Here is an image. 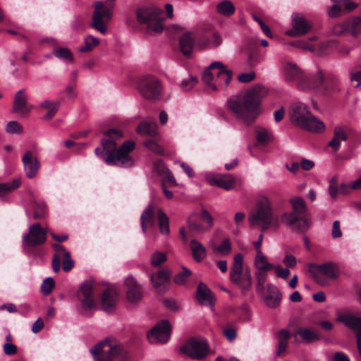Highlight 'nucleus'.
I'll return each mask as SVG.
<instances>
[{
	"label": "nucleus",
	"instance_id": "obj_48",
	"mask_svg": "<svg viewBox=\"0 0 361 361\" xmlns=\"http://www.w3.org/2000/svg\"><path fill=\"white\" fill-rule=\"evenodd\" d=\"M55 286L54 280L51 277H47L41 285V291L44 295H49Z\"/></svg>",
	"mask_w": 361,
	"mask_h": 361
},
{
	"label": "nucleus",
	"instance_id": "obj_30",
	"mask_svg": "<svg viewBox=\"0 0 361 361\" xmlns=\"http://www.w3.org/2000/svg\"><path fill=\"white\" fill-rule=\"evenodd\" d=\"M179 44L182 53L185 56H190L192 51L194 38L190 32H185L179 39Z\"/></svg>",
	"mask_w": 361,
	"mask_h": 361
},
{
	"label": "nucleus",
	"instance_id": "obj_44",
	"mask_svg": "<svg viewBox=\"0 0 361 361\" xmlns=\"http://www.w3.org/2000/svg\"><path fill=\"white\" fill-rule=\"evenodd\" d=\"M53 54L58 59L67 63H71L73 61V54L68 48L59 47L54 50Z\"/></svg>",
	"mask_w": 361,
	"mask_h": 361
},
{
	"label": "nucleus",
	"instance_id": "obj_9",
	"mask_svg": "<svg viewBox=\"0 0 361 361\" xmlns=\"http://www.w3.org/2000/svg\"><path fill=\"white\" fill-rule=\"evenodd\" d=\"M137 90L144 98L157 101L161 97L163 85L156 76L146 75L138 80Z\"/></svg>",
	"mask_w": 361,
	"mask_h": 361
},
{
	"label": "nucleus",
	"instance_id": "obj_61",
	"mask_svg": "<svg viewBox=\"0 0 361 361\" xmlns=\"http://www.w3.org/2000/svg\"><path fill=\"white\" fill-rule=\"evenodd\" d=\"M350 78L352 81L356 82L355 87H358L361 85V68L352 71Z\"/></svg>",
	"mask_w": 361,
	"mask_h": 361
},
{
	"label": "nucleus",
	"instance_id": "obj_32",
	"mask_svg": "<svg viewBox=\"0 0 361 361\" xmlns=\"http://www.w3.org/2000/svg\"><path fill=\"white\" fill-rule=\"evenodd\" d=\"M190 250L192 255L195 261L197 262H202L207 256V250L204 246L197 240L190 241Z\"/></svg>",
	"mask_w": 361,
	"mask_h": 361
},
{
	"label": "nucleus",
	"instance_id": "obj_37",
	"mask_svg": "<svg viewBox=\"0 0 361 361\" xmlns=\"http://www.w3.org/2000/svg\"><path fill=\"white\" fill-rule=\"evenodd\" d=\"M231 282L243 291H247L250 289L252 286L251 274L249 271H245L240 276L237 277V281H231Z\"/></svg>",
	"mask_w": 361,
	"mask_h": 361
},
{
	"label": "nucleus",
	"instance_id": "obj_10",
	"mask_svg": "<svg viewBox=\"0 0 361 361\" xmlns=\"http://www.w3.org/2000/svg\"><path fill=\"white\" fill-rule=\"evenodd\" d=\"M94 6L95 10L92 13V21L90 25L101 34L104 35L107 31L106 24L112 17L114 4L111 6H105L102 1H97Z\"/></svg>",
	"mask_w": 361,
	"mask_h": 361
},
{
	"label": "nucleus",
	"instance_id": "obj_36",
	"mask_svg": "<svg viewBox=\"0 0 361 361\" xmlns=\"http://www.w3.org/2000/svg\"><path fill=\"white\" fill-rule=\"evenodd\" d=\"M40 106L47 111V113L44 116V118L46 120H49L58 111L60 106V102L44 100L41 102Z\"/></svg>",
	"mask_w": 361,
	"mask_h": 361
},
{
	"label": "nucleus",
	"instance_id": "obj_49",
	"mask_svg": "<svg viewBox=\"0 0 361 361\" xmlns=\"http://www.w3.org/2000/svg\"><path fill=\"white\" fill-rule=\"evenodd\" d=\"M167 257L166 253L163 252H154L151 257V264L154 267H159L166 262Z\"/></svg>",
	"mask_w": 361,
	"mask_h": 361
},
{
	"label": "nucleus",
	"instance_id": "obj_8",
	"mask_svg": "<svg viewBox=\"0 0 361 361\" xmlns=\"http://www.w3.org/2000/svg\"><path fill=\"white\" fill-rule=\"evenodd\" d=\"M94 361H113L122 352V346L111 338H106L90 350Z\"/></svg>",
	"mask_w": 361,
	"mask_h": 361
},
{
	"label": "nucleus",
	"instance_id": "obj_42",
	"mask_svg": "<svg viewBox=\"0 0 361 361\" xmlns=\"http://www.w3.org/2000/svg\"><path fill=\"white\" fill-rule=\"evenodd\" d=\"M256 139L260 144H267L272 140L271 132L265 128L258 127L256 128Z\"/></svg>",
	"mask_w": 361,
	"mask_h": 361
},
{
	"label": "nucleus",
	"instance_id": "obj_25",
	"mask_svg": "<svg viewBox=\"0 0 361 361\" xmlns=\"http://www.w3.org/2000/svg\"><path fill=\"white\" fill-rule=\"evenodd\" d=\"M118 301V294L112 288L106 290L102 295V307L106 312L114 311Z\"/></svg>",
	"mask_w": 361,
	"mask_h": 361
},
{
	"label": "nucleus",
	"instance_id": "obj_51",
	"mask_svg": "<svg viewBox=\"0 0 361 361\" xmlns=\"http://www.w3.org/2000/svg\"><path fill=\"white\" fill-rule=\"evenodd\" d=\"M263 271H258L255 274L257 280L256 288L259 292L264 290V284L267 280V274Z\"/></svg>",
	"mask_w": 361,
	"mask_h": 361
},
{
	"label": "nucleus",
	"instance_id": "obj_45",
	"mask_svg": "<svg viewBox=\"0 0 361 361\" xmlns=\"http://www.w3.org/2000/svg\"><path fill=\"white\" fill-rule=\"evenodd\" d=\"M191 275L192 271L183 267V271L174 276L173 282L178 286L185 285Z\"/></svg>",
	"mask_w": 361,
	"mask_h": 361
},
{
	"label": "nucleus",
	"instance_id": "obj_50",
	"mask_svg": "<svg viewBox=\"0 0 361 361\" xmlns=\"http://www.w3.org/2000/svg\"><path fill=\"white\" fill-rule=\"evenodd\" d=\"M6 132L9 134H20L23 132V126L16 121H9L6 126Z\"/></svg>",
	"mask_w": 361,
	"mask_h": 361
},
{
	"label": "nucleus",
	"instance_id": "obj_16",
	"mask_svg": "<svg viewBox=\"0 0 361 361\" xmlns=\"http://www.w3.org/2000/svg\"><path fill=\"white\" fill-rule=\"evenodd\" d=\"M124 285L126 287V299L131 305H137L142 299V293L140 285L136 279L129 275L124 281Z\"/></svg>",
	"mask_w": 361,
	"mask_h": 361
},
{
	"label": "nucleus",
	"instance_id": "obj_59",
	"mask_svg": "<svg viewBox=\"0 0 361 361\" xmlns=\"http://www.w3.org/2000/svg\"><path fill=\"white\" fill-rule=\"evenodd\" d=\"M62 258L63 259L62 265L63 271L66 272L69 271L74 265V262L71 258L70 252H65Z\"/></svg>",
	"mask_w": 361,
	"mask_h": 361
},
{
	"label": "nucleus",
	"instance_id": "obj_29",
	"mask_svg": "<svg viewBox=\"0 0 361 361\" xmlns=\"http://www.w3.org/2000/svg\"><path fill=\"white\" fill-rule=\"evenodd\" d=\"M136 131L142 136L157 137L159 135L157 126L154 122L144 121L137 127Z\"/></svg>",
	"mask_w": 361,
	"mask_h": 361
},
{
	"label": "nucleus",
	"instance_id": "obj_17",
	"mask_svg": "<svg viewBox=\"0 0 361 361\" xmlns=\"http://www.w3.org/2000/svg\"><path fill=\"white\" fill-rule=\"evenodd\" d=\"M336 321L342 322L345 326L355 332L359 354L361 356V317L349 314H343L339 315Z\"/></svg>",
	"mask_w": 361,
	"mask_h": 361
},
{
	"label": "nucleus",
	"instance_id": "obj_22",
	"mask_svg": "<svg viewBox=\"0 0 361 361\" xmlns=\"http://www.w3.org/2000/svg\"><path fill=\"white\" fill-rule=\"evenodd\" d=\"M210 68H216L215 71L216 80L215 85L216 86L226 87L231 82L233 73L228 69L221 62L214 61L210 64Z\"/></svg>",
	"mask_w": 361,
	"mask_h": 361
},
{
	"label": "nucleus",
	"instance_id": "obj_40",
	"mask_svg": "<svg viewBox=\"0 0 361 361\" xmlns=\"http://www.w3.org/2000/svg\"><path fill=\"white\" fill-rule=\"evenodd\" d=\"M99 44V39L92 35H87L84 39V44L81 45L78 50L82 53L92 51Z\"/></svg>",
	"mask_w": 361,
	"mask_h": 361
},
{
	"label": "nucleus",
	"instance_id": "obj_4",
	"mask_svg": "<svg viewBox=\"0 0 361 361\" xmlns=\"http://www.w3.org/2000/svg\"><path fill=\"white\" fill-rule=\"evenodd\" d=\"M289 114L291 122L302 130L316 133L325 130L323 121L312 114L308 106L302 102L293 104Z\"/></svg>",
	"mask_w": 361,
	"mask_h": 361
},
{
	"label": "nucleus",
	"instance_id": "obj_56",
	"mask_svg": "<svg viewBox=\"0 0 361 361\" xmlns=\"http://www.w3.org/2000/svg\"><path fill=\"white\" fill-rule=\"evenodd\" d=\"M343 8L341 1H335L334 5L329 11V15L331 17H336L343 13Z\"/></svg>",
	"mask_w": 361,
	"mask_h": 361
},
{
	"label": "nucleus",
	"instance_id": "obj_26",
	"mask_svg": "<svg viewBox=\"0 0 361 361\" xmlns=\"http://www.w3.org/2000/svg\"><path fill=\"white\" fill-rule=\"evenodd\" d=\"M27 100V96L25 94V90L22 89L18 91L14 99L13 111L20 114L28 113L31 110V107L28 106Z\"/></svg>",
	"mask_w": 361,
	"mask_h": 361
},
{
	"label": "nucleus",
	"instance_id": "obj_23",
	"mask_svg": "<svg viewBox=\"0 0 361 361\" xmlns=\"http://www.w3.org/2000/svg\"><path fill=\"white\" fill-rule=\"evenodd\" d=\"M222 37L220 33L214 32L210 37L202 36L199 37L195 46L200 50L209 49L218 47L222 43Z\"/></svg>",
	"mask_w": 361,
	"mask_h": 361
},
{
	"label": "nucleus",
	"instance_id": "obj_35",
	"mask_svg": "<svg viewBox=\"0 0 361 361\" xmlns=\"http://www.w3.org/2000/svg\"><path fill=\"white\" fill-rule=\"evenodd\" d=\"M217 71L216 68H210V65L207 69H205L202 75L203 82L209 87L212 90H217V87L215 85L216 74L215 71Z\"/></svg>",
	"mask_w": 361,
	"mask_h": 361
},
{
	"label": "nucleus",
	"instance_id": "obj_39",
	"mask_svg": "<svg viewBox=\"0 0 361 361\" xmlns=\"http://www.w3.org/2000/svg\"><path fill=\"white\" fill-rule=\"evenodd\" d=\"M254 264L258 271L272 270L274 268V265L268 262L267 258L263 253L257 254Z\"/></svg>",
	"mask_w": 361,
	"mask_h": 361
},
{
	"label": "nucleus",
	"instance_id": "obj_24",
	"mask_svg": "<svg viewBox=\"0 0 361 361\" xmlns=\"http://www.w3.org/2000/svg\"><path fill=\"white\" fill-rule=\"evenodd\" d=\"M300 336L301 341L305 343H312L319 341L322 339L321 334L312 329L308 327H300L295 336Z\"/></svg>",
	"mask_w": 361,
	"mask_h": 361
},
{
	"label": "nucleus",
	"instance_id": "obj_27",
	"mask_svg": "<svg viewBox=\"0 0 361 361\" xmlns=\"http://www.w3.org/2000/svg\"><path fill=\"white\" fill-rule=\"evenodd\" d=\"M155 211L152 204L142 212L140 216L141 228L144 233H146L147 227H153L155 225Z\"/></svg>",
	"mask_w": 361,
	"mask_h": 361
},
{
	"label": "nucleus",
	"instance_id": "obj_19",
	"mask_svg": "<svg viewBox=\"0 0 361 361\" xmlns=\"http://www.w3.org/2000/svg\"><path fill=\"white\" fill-rule=\"evenodd\" d=\"M22 162L25 176L30 179L35 178L40 169L37 157L31 151H27L22 157Z\"/></svg>",
	"mask_w": 361,
	"mask_h": 361
},
{
	"label": "nucleus",
	"instance_id": "obj_13",
	"mask_svg": "<svg viewBox=\"0 0 361 361\" xmlns=\"http://www.w3.org/2000/svg\"><path fill=\"white\" fill-rule=\"evenodd\" d=\"M94 283L92 281H84L77 292L81 307L84 311H89L96 308L97 304L93 296Z\"/></svg>",
	"mask_w": 361,
	"mask_h": 361
},
{
	"label": "nucleus",
	"instance_id": "obj_62",
	"mask_svg": "<svg viewBox=\"0 0 361 361\" xmlns=\"http://www.w3.org/2000/svg\"><path fill=\"white\" fill-rule=\"evenodd\" d=\"M283 263L286 267H294L297 264L296 258L291 254H286L283 259Z\"/></svg>",
	"mask_w": 361,
	"mask_h": 361
},
{
	"label": "nucleus",
	"instance_id": "obj_64",
	"mask_svg": "<svg viewBox=\"0 0 361 361\" xmlns=\"http://www.w3.org/2000/svg\"><path fill=\"white\" fill-rule=\"evenodd\" d=\"M154 274L162 281L166 282L169 279L171 272L169 269L164 268L160 270L158 273Z\"/></svg>",
	"mask_w": 361,
	"mask_h": 361
},
{
	"label": "nucleus",
	"instance_id": "obj_41",
	"mask_svg": "<svg viewBox=\"0 0 361 361\" xmlns=\"http://www.w3.org/2000/svg\"><path fill=\"white\" fill-rule=\"evenodd\" d=\"M157 217L159 220V231L161 234L168 235L170 232L169 219L161 209L157 210Z\"/></svg>",
	"mask_w": 361,
	"mask_h": 361
},
{
	"label": "nucleus",
	"instance_id": "obj_21",
	"mask_svg": "<svg viewBox=\"0 0 361 361\" xmlns=\"http://www.w3.org/2000/svg\"><path fill=\"white\" fill-rule=\"evenodd\" d=\"M204 177L209 185L218 186L226 190H230L234 186L235 178L231 174L215 175L206 173Z\"/></svg>",
	"mask_w": 361,
	"mask_h": 361
},
{
	"label": "nucleus",
	"instance_id": "obj_20",
	"mask_svg": "<svg viewBox=\"0 0 361 361\" xmlns=\"http://www.w3.org/2000/svg\"><path fill=\"white\" fill-rule=\"evenodd\" d=\"M333 32L338 35L344 32H349L353 35L361 33V18L357 17L336 24L333 28Z\"/></svg>",
	"mask_w": 361,
	"mask_h": 361
},
{
	"label": "nucleus",
	"instance_id": "obj_18",
	"mask_svg": "<svg viewBox=\"0 0 361 361\" xmlns=\"http://www.w3.org/2000/svg\"><path fill=\"white\" fill-rule=\"evenodd\" d=\"M311 24L298 13L292 15V28L287 30L286 34L290 37H298L305 35L310 29Z\"/></svg>",
	"mask_w": 361,
	"mask_h": 361
},
{
	"label": "nucleus",
	"instance_id": "obj_11",
	"mask_svg": "<svg viewBox=\"0 0 361 361\" xmlns=\"http://www.w3.org/2000/svg\"><path fill=\"white\" fill-rule=\"evenodd\" d=\"M310 271L314 281L322 286L329 284L327 279L335 280L338 276V269L334 263L312 265Z\"/></svg>",
	"mask_w": 361,
	"mask_h": 361
},
{
	"label": "nucleus",
	"instance_id": "obj_63",
	"mask_svg": "<svg viewBox=\"0 0 361 361\" xmlns=\"http://www.w3.org/2000/svg\"><path fill=\"white\" fill-rule=\"evenodd\" d=\"M150 281H151V283H152L154 288L158 290V291H161L163 288V285L164 283H165V281H162L160 279H158L157 277V276H155L154 274H151L150 275Z\"/></svg>",
	"mask_w": 361,
	"mask_h": 361
},
{
	"label": "nucleus",
	"instance_id": "obj_31",
	"mask_svg": "<svg viewBox=\"0 0 361 361\" xmlns=\"http://www.w3.org/2000/svg\"><path fill=\"white\" fill-rule=\"evenodd\" d=\"M346 139L347 133L345 128L338 126L334 128V137L329 145L334 151H337L341 147V141H345Z\"/></svg>",
	"mask_w": 361,
	"mask_h": 361
},
{
	"label": "nucleus",
	"instance_id": "obj_57",
	"mask_svg": "<svg viewBox=\"0 0 361 361\" xmlns=\"http://www.w3.org/2000/svg\"><path fill=\"white\" fill-rule=\"evenodd\" d=\"M46 213V205L44 202H35L33 216L35 219L42 217Z\"/></svg>",
	"mask_w": 361,
	"mask_h": 361
},
{
	"label": "nucleus",
	"instance_id": "obj_60",
	"mask_svg": "<svg viewBox=\"0 0 361 361\" xmlns=\"http://www.w3.org/2000/svg\"><path fill=\"white\" fill-rule=\"evenodd\" d=\"M274 269L275 270V273L276 276L286 279L290 275V270L288 267L281 268L280 266L274 265Z\"/></svg>",
	"mask_w": 361,
	"mask_h": 361
},
{
	"label": "nucleus",
	"instance_id": "obj_5",
	"mask_svg": "<svg viewBox=\"0 0 361 361\" xmlns=\"http://www.w3.org/2000/svg\"><path fill=\"white\" fill-rule=\"evenodd\" d=\"M293 212L284 213L281 221L288 226H294L298 231L304 232L309 229L311 220L308 217L302 216L307 210L304 200L301 197H295L290 200Z\"/></svg>",
	"mask_w": 361,
	"mask_h": 361
},
{
	"label": "nucleus",
	"instance_id": "obj_3",
	"mask_svg": "<svg viewBox=\"0 0 361 361\" xmlns=\"http://www.w3.org/2000/svg\"><path fill=\"white\" fill-rule=\"evenodd\" d=\"M283 71L286 80L296 81L298 88L302 90H317L324 83V74L321 70L314 74L306 75L296 63L287 61L283 65Z\"/></svg>",
	"mask_w": 361,
	"mask_h": 361
},
{
	"label": "nucleus",
	"instance_id": "obj_55",
	"mask_svg": "<svg viewBox=\"0 0 361 361\" xmlns=\"http://www.w3.org/2000/svg\"><path fill=\"white\" fill-rule=\"evenodd\" d=\"M197 83V79L195 76H190L188 78L183 80L181 82L180 86L183 90L189 91L191 90Z\"/></svg>",
	"mask_w": 361,
	"mask_h": 361
},
{
	"label": "nucleus",
	"instance_id": "obj_47",
	"mask_svg": "<svg viewBox=\"0 0 361 361\" xmlns=\"http://www.w3.org/2000/svg\"><path fill=\"white\" fill-rule=\"evenodd\" d=\"M143 145L147 149L155 154H163L164 153L161 146L156 140H146L143 142Z\"/></svg>",
	"mask_w": 361,
	"mask_h": 361
},
{
	"label": "nucleus",
	"instance_id": "obj_52",
	"mask_svg": "<svg viewBox=\"0 0 361 361\" xmlns=\"http://www.w3.org/2000/svg\"><path fill=\"white\" fill-rule=\"evenodd\" d=\"M188 227L190 231L196 233H202L208 230L206 227V225H203L201 223L192 221L191 219L188 220Z\"/></svg>",
	"mask_w": 361,
	"mask_h": 361
},
{
	"label": "nucleus",
	"instance_id": "obj_2",
	"mask_svg": "<svg viewBox=\"0 0 361 361\" xmlns=\"http://www.w3.org/2000/svg\"><path fill=\"white\" fill-rule=\"evenodd\" d=\"M267 94L265 87L261 85L247 91L243 95H234L227 102V108L235 116L245 123H251L259 113V106L262 97Z\"/></svg>",
	"mask_w": 361,
	"mask_h": 361
},
{
	"label": "nucleus",
	"instance_id": "obj_43",
	"mask_svg": "<svg viewBox=\"0 0 361 361\" xmlns=\"http://www.w3.org/2000/svg\"><path fill=\"white\" fill-rule=\"evenodd\" d=\"M20 178H16L9 182L0 183V196L4 197L6 193L20 187Z\"/></svg>",
	"mask_w": 361,
	"mask_h": 361
},
{
	"label": "nucleus",
	"instance_id": "obj_34",
	"mask_svg": "<svg viewBox=\"0 0 361 361\" xmlns=\"http://www.w3.org/2000/svg\"><path fill=\"white\" fill-rule=\"evenodd\" d=\"M243 257L241 254H237L234 257L233 264L230 272L231 281H237V277L243 274Z\"/></svg>",
	"mask_w": 361,
	"mask_h": 361
},
{
	"label": "nucleus",
	"instance_id": "obj_6",
	"mask_svg": "<svg viewBox=\"0 0 361 361\" xmlns=\"http://www.w3.org/2000/svg\"><path fill=\"white\" fill-rule=\"evenodd\" d=\"M255 212L250 214L249 223L251 226H257L262 230H267L274 221L273 207L270 199L262 195L257 197Z\"/></svg>",
	"mask_w": 361,
	"mask_h": 361
},
{
	"label": "nucleus",
	"instance_id": "obj_33",
	"mask_svg": "<svg viewBox=\"0 0 361 361\" xmlns=\"http://www.w3.org/2000/svg\"><path fill=\"white\" fill-rule=\"evenodd\" d=\"M52 247L56 252L53 256L51 266L53 271L55 273H58L61 268V259L62 257L64 255L65 252H69L67 251L63 245L58 243L53 244Z\"/></svg>",
	"mask_w": 361,
	"mask_h": 361
},
{
	"label": "nucleus",
	"instance_id": "obj_46",
	"mask_svg": "<svg viewBox=\"0 0 361 361\" xmlns=\"http://www.w3.org/2000/svg\"><path fill=\"white\" fill-rule=\"evenodd\" d=\"M281 298L279 291H273L265 297L264 300L269 307L274 308L279 305Z\"/></svg>",
	"mask_w": 361,
	"mask_h": 361
},
{
	"label": "nucleus",
	"instance_id": "obj_7",
	"mask_svg": "<svg viewBox=\"0 0 361 361\" xmlns=\"http://www.w3.org/2000/svg\"><path fill=\"white\" fill-rule=\"evenodd\" d=\"M163 11L155 5L142 6L135 9V18L140 25H146L149 32H161L163 30Z\"/></svg>",
	"mask_w": 361,
	"mask_h": 361
},
{
	"label": "nucleus",
	"instance_id": "obj_12",
	"mask_svg": "<svg viewBox=\"0 0 361 361\" xmlns=\"http://www.w3.org/2000/svg\"><path fill=\"white\" fill-rule=\"evenodd\" d=\"M209 345L204 339L192 338L188 340L181 348L180 351L190 357L200 360L208 354Z\"/></svg>",
	"mask_w": 361,
	"mask_h": 361
},
{
	"label": "nucleus",
	"instance_id": "obj_1",
	"mask_svg": "<svg viewBox=\"0 0 361 361\" xmlns=\"http://www.w3.org/2000/svg\"><path fill=\"white\" fill-rule=\"evenodd\" d=\"M107 138L102 140V150L96 148L94 152L97 156L110 166L118 165L122 167H130L134 164V159L130 153L135 148V142L127 140L121 145L116 151V140L123 136V132L118 129H111L104 133Z\"/></svg>",
	"mask_w": 361,
	"mask_h": 361
},
{
	"label": "nucleus",
	"instance_id": "obj_14",
	"mask_svg": "<svg viewBox=\"0 0 361 361\" xmlns=\"http://www.w3.org/2000/svg\"><path fill=\"white\" fill-rule=\"evenodd\" d=\"M47 231L39 223L29 226V231L23 235V243L25 247H37L46 242Z\"/></svg>",
	"mask_w": 361,
	"mask_h": 361
},
{
	"label": "nucleus",
	"instance_id": "obj_53",
	"mask_svg": "<svg viewBox=\"0 0 361 361\" xmlns=\"http://www.w3.org/2000/svg\"><path fill=\"white\" fill-rule=\"evenodd\" d=\"M161 169L158 170L159 173H165L167 180L173 186L178 185L172 172L166 167L164 163H160Z\"/></svg>",
	"mask_w": 361,
	"mask_h": 361
},
{
	"label": "nucleus",
	"instance_id": "obj_28",
	"mask_svg": "<svg viewBox=\"0 0 361 361\" xmlns=\"http://www.w3.org/2000/svg\"><path fill=\"white\" fill-rule=\"evenodd\" d=\"M196 297L201 305H213L214 296L210 289L204 283H199Z\"/></svg>",
	"mask_w": 361,
	"mask_h": 361
},
{
	"label": "nucleus",
	"instance_id": "obj_15",
	"mask_svg": "<svg viewBox=\"0 0 361 361\" xmlns=\"http://www.w3.org/2000/svg\"><path fill=\"white\" fill-rule=\"evenodd\" d=\"M171 333V324L166 320L157 324L148 333L147 338L150 343H165L169 340Z\"/></svg>",
	"mask_w": 361,
	"mask_h": 361
},
{
	"label": "nucleus",
	"instance_id": "obj_38",
	"mask_svg": "<svg viewBox=\"0 0 361 361\" xmlns=\"http://www.w3.org/2000/svg\"><path fill=\"white\" fill-rule=\"evenodd\" d=\"M216 9L219 14L229 17L234 13L235 7L231 1L224 0L216 5Z\"/></svg>",
	"mask_w": 361,
	"mask_h": 361
},
{
	"label": "nucleus",
	"instance_id": "obj_54",
	"mask_svg": "<svg viewBox=\"0 0 361 361\" xmlns=\"http://www.w3.org/2000/svg\"><path fill=\"white\" fill-rule=\"evenodd\" d=\"M215 251L221 254V255H227L231 252V245L230 240L226 238L219 245Z\"/></svg>",
	"mask_w": 361,
	"mask_h": 361
},
{
	"label": "nucleus",
	"instance_id": "obj_58",
	"mask_svg": "<svg viewBox=\"0 0 361 361\" xmlns=\"http://www.w3.org/2000/svg\"><path fill=\"white\" fill-rule=\"evenodd\" d=\"M200 220L204 223L207 228L209 230L213 225V218L211 214L205 209H203L200 214Z\"/></svg>",
	"mask_w": 361,
	"mask_h": 361
}]
</instances>
